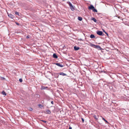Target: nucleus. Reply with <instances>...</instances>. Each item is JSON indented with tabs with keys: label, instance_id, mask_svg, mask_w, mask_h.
<instances>
[{
	"label": "nucleus",
	"instance_id": "obj_12",
	"mask_svg": "<svg viewBox=\"0 0 129 129\" xmlns=\"http://www.w3.org/2000/svg\"><path fill=\"white\" fill-rule=\"evenodd\" d=\"M2 94L5 95H6V93L4 91H3L2 92Z\"/></svg>",
	"mask_w": 129,
	"mask_h": 129
},
{
	"label": "nucleus",
	"instance_id": "obj_27",
	"mask_svg": "<svg viewBox=\"0 0 129 129\" xmlns=\"http://www.w3.org/2000/svg\"><path fill=\"white\" fill-rule=\"evenodd\" d=\"M72 129V127H71L70 126L69 127V129Z\"/></svg>",
	"mask_w": 129,
	"mask_h": 129
},
{
	"label": "nucleus",
	"instance_id": "obj_28",
	"mask_svg": "<svg viewBox=\"0 0 129 129\" xmlns=\"http://www.w3.org/2000/svg\"><path fill=\"white\" fill-rule=\"evenodd\" d=\"M51 103L52 104H53V101H51Z\"/></svg>",
	"mask_w": 129,
	"mask_h": 129
},
{
	"label": "nucleus",
	"instance_id": "obj_24",
	"mask_svg": "<svg viewBox=\"0 0 129 129\" xmlns=\"http://www.w3.org/2000/svg\"><path fill=\"white\" fill-rule=\"evenodd\" d=\"M29 38V36L28 35V36H27L26 37V38L27 39H28V38Z\"/></svg>",
	"mask_w": 129,
	"mask_h": 129
},
{
	"label": "nucleus",
	"instance_id": "obj_13",
	"mask_svg": "<svg viewBox=\"0 0 129 129\" xmlns=\"http://www.w3.org/2000/svg\"><path fill=\"white\" fill-rule=\"evenodd\" d=\"M90 37L91 38H95V37L93 35L91 34L90 35Z\"/></svg>",
	"mask_w": 129,
	"mask_h": 129
},
{
	"label": "nucleus",
	"instance_id": "obj_2",
	"mask_svg": "<svg viewBox=\"0 0 129 129\" xmlns=\"http://www.w3.org/2000/svg\"><path fill=\"white\" fill-rule=\"evenodd\" d=\"M97 34L100 36H103L104 35V34L103 33V32L101 31L98 30L96 32Z\"/></svg>",
	"mask_w": 129,
	"mask_h": 129
},
{
	"label": "nucleus",
	"instance_id": "obj_10",
	"mask_svg": "<svg viewBox=\"0 0 129 129\" xmlns=\"http://www.w3.org/2000/svg\"><path fill=\"white\" fill-rule=\"evenodd\" d=\"M59 74L60 75H62L63 76H66L67 75L66 74L63 73V72H61L59 73Z\"/></svg>",
	"mask_w": 129,
	"mask_h": 129
},
{
	"label": "nucleus",
	"instance_id": "obj_9",
	"mask_svg": "<svg viewBox=\"0 0 129 129\" xmlns=\"http://www.w3.org/2000/svg\"><path fill=\"white\" fill-rule=\"evenodd\" d=\"M53 57L54 58H57L58 57L55 54V53H54L53 54Z\"/></svg>",
	"mask_w": 129,
	"mask_h": 129
},
{
	"label": "nucleus",
	"instance_id": "obj_19",
	"mask_svg": "<svg viewBox=\"0 0 129 129\" xmlns=\"http://www.w3.org/2000/svg\"><path fill=\"white\" fill-rule=\"evenodd\" d=\"M15 14L16 15H18V16H19V13L18 12H15Z\"/></svg>",
	"mask_w": 129,
	"mask_h": 129
},
{
	"label": "nucleus",
	"instance_id": "obj_32",
	"mask_svg": "<svg viewBox=\"0 0 129 129\" xmlns=\"http://www.w3.org/2000/svg\"><path fill=\"white\" fill-rule=\"evenodd\" d=\"M3 79H5L4 78H3Z\"/></svg>",
	"mask_w": 129,
	"mask_h": 129
},
{
	"label": "nucleus",
	"instance_id": "obj_3",
	"mask_svg": "<svg viewBox=\"0 0 129 129\" xmlns=\"http://www.w3.org/2000/svg\"><path fill=\"white\" fill-rule=\"evenodd\" d=\"M56 65L60 67H63V66L62 64H61L59 63H55Z\"/></svg>",
	"mask_w": 129,
	"mask_h": 129
},
{
	"label": "nucleus",
	"instance_id": "obj_8",
	"mask_svg": "<svg viewBox=\"0 0 129 129\" xmlns=\"http://www.w3.org/2000/svg\"><path fill=\"white\" fill-rule=\"evenodd\" d=\"M90 45L91 47H94L95 48V46H96V45H95L94 44H93L92 43H90Z\"/></svg>",
	"mask_w": 129,
	"mask_h": 129
},
{
	"label": "nucleus",
	"instance_id": "obj_23",
	"mask_svg": "<svg viewBox=\"0 0 129 129\" xmlns=\"http://www.w3.org/2000/svg\"><path fill=\"white\" fill-rule=\"evenodd\" d=\"M42 121L44 123H46L47 122V121L45 120H42Z\"/></svg>",
	"mask_w": 129,
	"mask_h": 129
},
{
	"label": "nucleus",
	"instance_id": "obj_25",
	"mask_svg": "<svg viewBox=\"0 0 129 129\" xmlns=\"http://www.w3.org/2000/svg\"><path fill=\"white\" fill-rule=\"evenodd\" d=\"M105 33L108 36V34L106 32H105Z\"/></svg>",
	"mask_w": 129,
	"mask_h": 129
},
{
	"label": "nucleus",
	"instance_id": "obj_11",
	"mask_svg": "<svg viewBox=\"0 0 129 129\" xmlns=\"http://www.w3.org/2000/svg\"><path fill=\"white\" fill-rule=\"evenodd\" d=\"M46 112L47 113L49 114H50L51 113L50 111L49 110H47L46 111Z\"/></svg>",
	"mask_w": 129,
	"mask_h": 129
},
{
	"label": "nucleus",
	"instance_id": "obj_20",
	"mask_svg": "<svg viewBox=\"0 0 129 129\" xmlns=\"http://www.w3.org/2000/svg\"><path fill=\"white\" fill-rule=\"evenodd\" d=\"M19 81L20 82H21L22 81V80L21 78H20L19 79Z\"/></svg>",
	"mask_w": 129,
	"mask_h": 129
},
{
	"label": "nucleus",
	"instance_id": "obj_22",
	"mask_svg": "<svg viewBox=\"0 0 129 129\" xmlns=\"http://www.w3.org/2000/svg\"><path fill=\"white\" fill-rule=\"evenodd\" d=\"M39 106L40 107H42V105L41 104H39Z\"/></svg>",
	"mask_w": 129,
	"mask_h": 129
},
{
	"label": "nucleus",
	"instance_id": "obj_1",
	"mask_svg": "<svg viewBox=\"0 0 129 129\" xmlns=\"http://www.w3.org/2000/svg\"><path fill=\"white\" fill-rule=\"evenodd\" d=\"M68 4L70 6L71 10L72 11H74L75 10V7L73 6L71 3L70 2H68Z\"/></svg>",
	"mask_w": 129,
	"mask_h": 129
},
{
	"label": "nucleus",
	"instance_id": "obj_30",
	"mask_svg": "<svg viewBox=\"0 0 129 129\" xmlns=\"http://www.w3.org/2000/svg\"><path fill=\"white\" fill-rule=\"evenodd\" d=\"M56 74L57 75V76H58L57 77H58V73H57V74Z\"/></svg>",
	"mask_w": 129,
	"mask_h": 129
},
{
	"label": "nucleus",
	"instance_id": "obj_5",
	"mask_svg": "<svg viewBox=\"0 0 129 129\" xmlns=\"http://www.w3.org/2000/svg\"><path fill=\"white\" fill-rule=\"evenodd\" d=\"M8 16L11 18H13L14 17V16L11 14H8Z\"/></svg>",
	"mask_w": 129,
	"mask_h": 129
},
{
	"label": "nucleus",
	"instance_id": "obj_21",
	"mask_svg": "<svg viewBox=\"0 0 129 129\" xmlns=\"http://www.w3.org/2000/svg\"><path fill=\"white\" fill-rule=\"evenodd\" d=\"M81 119L83 122H84V119L83 118H81Z\"/></svg>",
	"mask_w": 129,
	"mask_h": 129
},
{
	"label": "nucleus",
	"instance_id": "obj_15",
	"mask_svg": "<svg viewBox=\"0 0 129 129\" xmlns=\"http://www.w3.org/2000/svg\"><path fill=\"white\" fill-rule=\"evenodd\" d=\"M78 19L80 21H81L82 20V18L81 17H78Z\"/></svg>",
	"mask_w": 129,
	"mask_h": 129
},
{
	"label": "nucleus",
	"instance_id": "obj_16",
	"mask_svg": "<svg viewBox=\"0 0 129 129\" xmlns=\"http://www.w3.org/2000/svg\"><path fill=\"white\" fill-rule=\"evenodd\" d=\"M92 10H93V11L94 12H97V10L96 9L94 8V9H93Z\"/></svg>",
	"mask_w": 129,
	"mask_h": 129
},
{
	"label": "nucleus",
	"instance_id": "obj_18",
	"mask_svg": "<svg viewBox=\"0 0 129 129\" xmlns=\"http://www.w3.org/2000/svg\"><path fill=\"white\" fill-rule=\"evenodd\" d=\"M102 118L103 120L104 121H105L106 122H107V123H108V121L107 120H105V119L103 117Z\"/></svg>",
	"mask_w": 129,
	"mask_h": 129
},
{
	"label": "nucleus",
	"instance_id": "obj_6",
	"mask_svg": "<svg viewBox=\"0 0 129 129\" xmlns=\"http://www.w3.org/2000/svg\"><path fill=\"white\" fill-rule=\"evenodd\" d=\"M94 7H93L92 5H91L88 8L89 9H92V10L93 9H94Z\"/></svg>",
	"mask_w": 129,
	"mask_h": 129
},
{
	"label": "nucleus",
	"instance_id": "obj_31",
	"mask_svg": "<svg viewBox=\"0 0 129 129\" xmlns=\"http://www.w3.org/2000/svg\"><path fill=\"white\" fill-rule=\"evenodd\" d=\"M16 24H18L17 23Z\"/></svg>",
	"mask_w": 129,
	"mask_h": 129
},
{
	"label": "nucleus",
	"instance_id": "obj_26",
	"mask_svg": "<svg viewBox=\"0 0 129 129\" xmlns=\"http://www.w3.org/2000/svg\"><path fill=\"white\" fill-rule=\"evenodd\" d=\"M33 110V109L32 108H30V111H32Z\"/></svg>",
	"mask_w": 129,
	"mask_h": 129
},
{
	"label": "nucleus",
	"instance_id": "obj_14",
	"mask_svg": "<svg viewBox=\"0 0 129 129\" xmlns=\"http://www.w3.org/2000/svg\"><path fill=\"white\" fill-rule=\"evenodd\" d=\"M94 118L96 120H97L98 119V117H97L96 116V115H94Z\"/></svg>",
	"mask_w": 129,
	"mask_h": 129
},
{
	"label": "nucleus",
	"instance_id": "obj_4",
	"mask_svg": "<svg viewBox=\"0 0 129 129\" xmlns=\"http://www.w3.org/2000/svg\"><path fill=\"white\" fill-rule=\"evenodd\" d=\"M95 48L99 50H101L102 49L100 46L98 45H96Z\"/></svg>",
	"mask_w": 129,
	"mask_h": 129
},
{
	"label": "nucleus",
	"instance_id": "obj_29",
	"mask_svg": "<svg viewBox=\"0 0 129 129\" xmlns=\"http://www.w3.org/2000/svg\"><path fill=\"white\" fill-rule=\"evenodd\" d=\"M102 30H103V32H104L105 33V32H106V31H105V30H104V29H102Z\"/></svg>",
	"mask_w": 129,
	"mask_h": 129
},
{
	"label": "nucleus",
	"instance_id": "obj_17",
	"mask_svg": "<svg viewBox=\"0 0 129 129\" xmlns=\"http://www.w3.org/2000/svg\"><path fill=\"white\" fill-rule=\"evenodd\" d=\"M92 20L95 22H96V19L94 18H92Z\"/></svg>",
	"mask_w": 129,
	"mask_h": 129
},
{
	"label": "nucleus",
	"instance_id": "obj_7",
	"mask_svg": "<svg viewBox=\"0 0 129 129\" xmlns=\"http://www.w3.org/2000/svg\"><path fill=\"white\" fill-rule=\"evenodd\" d=\"M74 49L75 50H78L80 49V48L79 47H77L75 46L74 47Z\"/></svg>",
	"mask_w": 129,
	"mask_h": 129
}]
</instances>
